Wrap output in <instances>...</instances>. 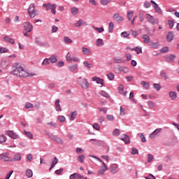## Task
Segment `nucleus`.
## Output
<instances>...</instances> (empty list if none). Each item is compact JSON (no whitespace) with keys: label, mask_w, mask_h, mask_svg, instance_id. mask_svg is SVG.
<instances>
[{"label":"nucleus","mask_w":179,"mask_h":179,"mask_svg":"<svg viewBox=\"0 0 179 179\" xmlns=\"http://www.w3.org/2000/svg\"><path fill=\"white\" fill-rule=\"evenodd\" d=\"M13 71H11V73L15 76H17L18 78H28V76H36V73H29L26 71L24 68V65L15 63L13 66Z\"/></svg>","instance_id":"f257e3e1"},{"label":"nucleus","mask_w":179,"mask_h":179,"mask_svg":"<svg viewBox=\"0 0 179 179\" xmlns=\"http://www.w3.org/2000/svg\"><path fill=\"white\" fill-rule=\"evenodd\" d=\"M78 83L85 90H86V89H89L90 84L89 81H87V79L80 77L78 78Z\"/></svg>","instance_id":"f03ea898"},{"label":"nucleus","mask_w":179,"mask_h":179,"mask_svg":"<svg viewBox=\"0 0 179 179\" xmlns=\"http://www.w3.org/2000/svg\"><path fill=\"white\" fill-rule=\"evenodd\" d=\"M0 160H3V162H13V159L10 157V153L8 152L0 154Z\"/></svg>","instance_id":"7ed1b4c3"},{"label":"nucleus","mask_w":179,"mask_h":179,"mask_svg":"<svg viewBox=\"0 0 179 179\" xmlns=\"http://www.w3.org/2000/svg\"><path fill=\"white\" fill-rule=\"evenodd\" d=\"M43 8H45L47 10H51L52 15H55L57 9V4H51L48 3V4H43Z\"/></svg>","instance_id":"20e7f679"},{"label":"nucleus","mask_w":179,"mask_h":179,"mask_svg":"<svg viewBox=\"0 0 179 179\" xmlns=\"http://www.w3.org/2000/svg\"><path fill=\"white\" fill-rule=\"evenodd\" d=\"M5 134L8 135L10 138H12V139H19V135L12 130L5 131Z\"/></svg>","instance_id":"39448f33"},{"label":"nucleus","mask_w":179,"mask_h":179,"mask_svg":"<svg viewBox=\"0 0 179 179\" xmlns=\"http://www.w3.org/2000/svg\"><path fill=\"white\" fill-rule=\"evenodd\" d=\"M28 13L30 17H35L36 16V8L34 7V4L31 3L29 5L28 8Z\"/></svg>","instance_id":"423d86ee"},{"label":"nucleus","mask_w":179,"mask_h":179,"mask_svg":"<svg viewBox=\"0 0 179 179\" xmlns=\"http://www.w3.org/2000/svg\"><path fill=\"white\" fill-rule=\"evenodd\" d=\"M145 19L149 23H151V24H157L159 23V22L150 14H145Z\"/></svg>","instance_id":"0eeeda50"},{"label":"nucleus","mask_w":179,"mask_h":179,"mask_svg":"<svg viewBox=\"0 0 179 179\" xmlns=\"http://www.w3.org/2000/svg\"><path fill=\"white\" fill-rule=\"evenodd\" d=\"M162 130H163V129H162V128H158V129H155L152 133L150 134V138L151 139H155V138H156V136H157V134H160Z\"/></svg>","instance_id":"6e6552de"},{"label":"nucleus","mask_w":179,"mask_h":179,"mask_svg":"<svg viewBox=\"0 0 179 179\" xmlns=\"http://www.w3.org/2000/svg\"><path fill=\"white\" fill-rule=\"evenodd\" d=\"M107 170H108L107 165H106V164L104 162H102L101 169L98 172V175L103 176V174H104V173H106V171H107Z\"/></svg>","instance_id":"1a4fd4ad"},{"label":"nucleus","mask_w":179,"mask_h":179,"mask_svg":"<svg viewBox=\"0 0 179 179\" xmlns=\"http://www.w3.org/2000/svg\"><path fill=\"white\" fill-rule=\"evenodd\" d=\"M113 19L115 22H124V17H121L118 13H115L113 15Z\"/></svg>","instance_id":"9d476101"},{"label":"nucleus","mask_w":179,"mask_h":179,"mask_svg":"<svg viewBox=\"0 0 179 179\" xmlns=\"http://www.w3.org/2000/svg\"><path fill=\"white\" fill-rule=\"evenodd\" d=\"M24 27V30L28 31V33H30V31L33 30V24H30L29 22H25Z\"/></svg>","instance_id":"9b49d317"},{"label":"nucleus","mask_w":179,"mask_h":179,"mask_svg":"<svg viewBox=\"0 0 179 179\" xmlns=\"http://www.w3.org/2000/svg\"><path fill=\"white\" fill-rule=\"evenodd\" d=\"M118 92L120 94H122V96H124V97H126L127 94V92L124 90V85H120L118 87Z\"/></svg>","instance_id":"f8f14e48"},{"label":"nucleus","mask_w":179,"mask_h":179,"mask_svg":"<svg viewBox=\"0 0 179 179\" xmlns=\"http://www.w3.org/2000/svg\"><path fill=\"white\" fill-rule=\"evenodd\" d=\"M8 65H9V62L6 58H3L1 62V66L3 68V69H5V68L8 67Z\"/></svg>","instance_id":"ddd939ff"},{"label":"nucleus","mask_w":179,"mask_h":179,"mask_svg":"<svg viewBox=\"0 0 179 179\" xmlns=\"http://www.w3.org/2000/svg\"><path fill=\"white\" fill-rule=\"evenodd\" d=\"M120 138L121 139V141H124V143L128 144L130 142L129 140V136L126 135V134H122Z\"/></svg>","instance_id":"4468645a"},{"label":"nucleus","mask_w":179,"mask_h":179,"mask_svg":"<svg viewBox=\"0 0 179 179\" xmlns=\"http://www.w3.org/2000/svg\"><path fill=\"white\" fill-rule=\"evenodd\" d=\"M92 80L93 82H96L98 85H101V87L102 86H104V82L103 79L99 78L97 77H93Z\"/></svg>","instance_id":"2eb2a0df"},{"label":"nucleus","mask_w":179,"mask_h":179,"mask_svg":"<svg viewBox=\"0 0 179 179\" xmlns=\"http://www.w3.org/2000/svg\"><path fill=\"white\" fill-rule=\"evenodd\" d=\"M118 169V165L117 164H113L110 166V173L112 174H115L117 173V169Z\"/></svg>","instance_id":"dca6fc26"},{"label":"nucleus","mask_w":179,"mask_h":179,"mask_svg":"<svg viewBox=\"0 0 179 179\" xmlns=\"http://www.w3.org/2000/svg\"><path fill=\"white\" fill-rule=\"evenodd\" d=\"M3 40L6 41V43H10V44H13L15 43V40L10 38L9 36L3 37Z\"/></svg>","instance_id":"f3484780"},{"label":"nucleus","mask_w":179,"mask_h":179,"mask_svg":"<svg viewBox=\"0 0 179 179\" xmlns=\"http://www.w3.org/2000/svg\"><path fill=\"white\" fill-rule=\"evenodd\" d=\"M142 38L145 44H149V43H150V37H149V36L144 34L142 36Z\"/></svg>","instance_id":"a211bd4d"},{"label":"nucleus","mask_w":179,"mask_h":179,"mask_svg":"<svg viewBox=\"0 0 179 179\" xmlns=\"http://www.w3.org/2000/svg\"><path fill=\"white\" fill-rule=\"evenodd\" d=\"M8 141V138L4 134L0 135V145H3Z\"/></svg>","instance_id":"6ab92c4d"},{"label":"nucleus","mask_w":179,"mask_h":179,"mask_svg":"<svg viewBox=\"0 0 179 179\" xmlns=\"http://www.w3.org/2000/svg\"><path fill=\"white\" fill-rule=\"evenodd\" d=\"M174 39V34L173 32H169L168 35L166 36V40L169 42L173 41Z\"/></svg>","instance_id":"aec40b11"},{"label":"nucleus","mask_w":179,"mask_h":179,"mask_svg":"<svg viewBox=\"0 0 179 179\" xmlns=\"http://www.w3.org/2000/svg\"><path fill=\"white\" fill-rule=\"evenodd\" d=\"M96 47H103V45H104V42L103 41V39L101 38L96 39Z\"/></svg>","instance_id":"412c9836"},{"label":"nucleus","mask_w":179,"mask_h":179,"mask_svg":"<svg viewBox=\"0 0 179 179\" xmlns=\"http://www.w3.org/2000/svg\"><path fill=\"white\" fill-rule=\"evenodd\" d=\"M49 61L51 62V64H55L57 63V61H58V59L57 58V56L54 55L49 57Z\"/></svg>","instance_id":"4be33fe9"},{"label":"nucleus","mask_w":179,"mask_h":179,"mask_svg":"<svg viewBox=\"0 0 179 179\" xmlns=\"http://www.w3.org/2000/svg\"><path fill=\"white\" fill-rule=\"evenodd\" d=\"M169 97H171V100H176L177 99V92L173 91L170 92Z\"/></svg>","instance_id":"5701e85b"},{"label":"nucleus","mask_w":179,"mask_h":179,"mask_svg":"<svg viewBox=\"0 0 179 179\" xmlns=\"http://www.w3.org/2000/svg\"><path fill=\"white\" fill-rule=\"evenodd\" d=\"M66 60L69 64H72V54L71 52H68L66 57Z\"/></svg>","instance_id":"b1692460"},{"label":"nucleus","mask_w":179,"mask_h":179,"mask_svg":"<svg viewBox=\"0 0 179 179\" xmlns=\"http://www.w3.org/2000/svg\"><path fill=\"white\" fill-rule=\"evenodd\" d=\"M55 108L57 111H62V109L61 108V104H59V99H57L55 102Z\"/></svg>","instance_id":"393cba45"},{"label":"nucleus","mask_w":179,"mask_h":179,"mask_svg":"<svg viewBox=\"0 0 179 179\" xmlns=\"http://www.w3.org/2000/svg\"><path fill=\"white\" fill-rule=\"evenodd\" d=\"M92 29H94V30H95V31H98V33H103V31H104V27H103L99 28L95 26H92Z\"/></svg>","instance_id":"a878e982"},{"label":"nucleus","mask_w":179,"mask_h":179,"mask_svg":"<svg viewBox=\"0 0 179 179\" xmlns=\"http://www.w3.org/2000/svg\"><path fill=\"white\" fill-rule=\"evenodd\" d=\"M121 66L117 65L116 66L114 67L113 71L115 73H121Z\"/></svg>","instance_id":"bb28decb"},{"label":"nucleus","mask_w":179,"mask_h":179,"mask_svg":"<svg viewBox=\"0 0 179 179\" xmlns=\"http://www.w3.org/2000/svg\"><path fill=\"white\" fill-rule=\"evenodd\" d=\"M69 69L71 72H73L74 71H77L78 69V64H74V65H70L69 66Z\"/></svg>","instance_id":"cd10ccee"},{"label":"nucleus","mask_w":179,"mask_h":179,"mask_svg":"<svg viewBox=\"0 0 179 179\" xmlns=\"http://www.w3.org/2000/svg\"><path fill=\"white\" fill-rule=\"evenodd\" d=\"M82 49L83 54H85V55H90V50L89 48L83 47Z\"/></svg>","instance_id":"c85d7f7f"},{"label":"nucleus","mask_w":179,"mask_h":179,"mask_svg":"<svg viewBox=\"0 0 179 179\" xmlns=\"http://www.w3.org/2000/svg\"><path fill=\"white\" fill-rule=\"evenodd\" d=\"M111 2V0H101L100 3L101 5H102L103 6H107V5H108V3H110Z\"/></svg>","instance_id":"c756f323"},{"label":"nucleus","mask_w":179,"mask_h":179,"mask_svg":"<svg viewBox=\"0 0 179 179\" xmlns=\"http://www.w3.org/2000/svg\"><path fill=\"white\" fill-rule=\"evenodd\" d=\"M55 161L52 162V165L49 169V171H51V170H52V169H54V167L55 166V164L58 163V159L57 158V157H55Z\"/></svg>","instance_id":"7c9ffc66"},{"label":"nucleus","mask_w":179,"mask_h":179,"mask_svg":"<svg viewBox=\"0 0 179 179\" xmlns=\"http://www.w3.org/2000/svg\"><path fill=\"white\" fill-rule=\"evenodd\" d=\"M26 176L28 178L33 177V171H31V169H27L26 171Z\"/></svg>","instance_id":"2f4dec72"},{"label":"nucleus","mask_w":179,"mask_h":179,"mask_svg":"<svg viewBox=\"0 0 179 179\" xmlns=\"http://www.w3.org/2000/svg\"><path fill=\"white\" fill-rule=\"evenodd\" d=\"M153 8H155V12L157 13H159V15H162V8H160V7H159V5L153 6Z\"/></svg>","instance_id":"473e14b6"},{"label":"nucleus","mask_w":179,"mask_h":179,"mask_svg":"<svg viewBox=\"0 0 179 179\" xmlns=\"http://www.w3.org/2000/svg\"><path fill=\"white\" fill-rule=\"evenodd\" d=\"M64 41L66 44H72V39L69 38L68 36L64 37Z\"/></svg>","instance_id":"72a5a7b5"},{"label":"nucleus","mask_w":179,"mask_h":179,"mask_svg":"<svg viewBox=\"0 0 179 179\" xmlns=\"http://www.w3.org/2000/svg\"><path fill=\"white\" fill-rule=\"evenodd\" d=\"M71 13L72 15H78L79 13V9L76 7L71 8Z\"/></svg>","instance_id":"f704fd0d"},{"label":"nucleus","mask_w":179,"mask_h":179,"mask_svg":"<svg viewBox=\"0 0 179 179\" xmlns=\"http://www.w3.org/2000/svg\"><path fill=\"white\" fill-rule=\"evenodd\" d=\"M76 117H78V112L77 111L72 112L70 120L71 121H73V120H75Z\"/></svg>","instance_id":"c9c22d12"},{"label":"nucleus","mask_w":179,"mask_h":179,"mask_svg":"<svg viewBox=\"0 0 179 179\" xmlns=\"http://www.w3.org/2000/svg\"><path fill=\"white\" fill-rule=\"evenodd\" d=\"M25 108H27V110H29V108H34V105L31 103L27 102L25 103Z\"/></svg>","instance_id":"e433bc0d"},{"label":"nucleus","mask_w":179,"mask_h":179,"mask_svg":"<svg viewBox=\"0 0 179 179\" xmlns=\"http://www.w3.org/2000/svg\"><path fill=\"white\" fill-rule=\"evenodd\" d=\"M79 177H80V175L75 173L70 176L69 179H79Z\"/></svg>","instance_id":"4c0bfd02"},{"label":"nucleus","mask_w":179,"mask_h":179,"mask_svg":"<svg viewBox=\"0 0 179 179\" xmlns=\"http://www.w3.org/2000/svg\"><path fill=\"white\" fill-rule=\"evenodd\" d=\"M55 142H57V143H59V145H62V143H64V141H62V139H61V138L56 136L55 138Z\"/></svg>","instance_id":"58836bf2"},{"label":"nucleus","mask_w":179,"mask_h":179,"mask_svg":"<svg viewBox=\"0 0 179 179\" xmlns=\"http://www.w3.org/2000/svg\"><path fill=\"white\" fill-rule=\"evenodd\" d=\"M8 51H9V49H8L5 47L0 48V53L1 54H4V52H8Z\"/></svg>","instance_id":"ea45409f"},{"label":"nucleus","mask_w":179,"mask_h":179,"mask_svg":"<svg viewBox=\"0 0 179 179\" xmlns=\"http://www.w3.org/2000/svg\"><path fill=\"white\" fill-rule=\"evenodd\" d=\"M114 29V23L112 22L109 23V30L108 33H113V30Z\"/></svg>","instance_id":"a19ab883"},{"label":"nucleus","mask_w":179,"mask_h":179,"mask_svg":"<svg viewBox=\"0 0 179 179\" xmlns=\"http://www.w3.org/2000/svg\"><path fill=\"white\" fill-rule=\"evenodd\" d=\"M42 65H43L44 66H47V65H50V59L47 58L45 59L42 62Z\"/></svg>","instance_id":"79ce46f5"},{"label":"nucleus","mask_w":179,"mask_h":179,"mask_svg":"<svg viewBox=\"0 0 179 179\" xmlns=\"http://www.w3.org/2000/svg\"><path fill=\"white\" fill-rule=\"evenodd\" d=\"M133 17L134 13L132 11H129L127 13V19H129V20H131Z\"/></svg>","instance_id":"37998d69"},{"label":"nucleus","mask_w":179,"mask_h":179,"mask_svg":"<svg viewBox=\"0 0 179 179\" xmlns=\"http://www.w3.org/2000/svg\"><path fill=\"white\" fill-rule=\"evenodd\" d=\"M100 94H101V96H103V97H106V98L110 97V95L107 92H106V91H103V90L101 91Z\"/></svg>","instance_id":"c03bdc74"},{"label":"nucleus","mask_w":179,"mask_h":179,"mask_svg":"<svg viewBox=\"0 0 179 179\" xmlns=\"http://www.w3.org/2000/svg\"><path fill=\"white\" fill-rule=\"evenodd\" d=\"M35 43L36 44H37L38 45H44V43L43 42H41V41L40 40V38H36L35 39Z\"/></svg>","instance_id":"a18cd8bd"},{"label":"nucleus","mask_w":179,"mask_h":179,"mask_svg":"<svg viewBox=\"0 0 179 179\" xmlns=\"http://www.w3.org/2000/svg\"><path fill=\"white\" fill-rule=\"evenodd\" d=\"M57 118L60 121V122H65V121H66L65 116L59 115Z\"/></svg>","instance_id":"49530a36"},{"label":"nucleus","mask_w":179,"mask_h":179,"mask_svg":"<svg viewBox=\"0 0 179 179\" xmlns=\"http://www.w3.org/2000/svg\"><path fill=\"white\" fill-rule=\"evenodd\" d=\"M24 132L25 135H26L28 138H29V139H33V134H31V133L30 131H24Z\"/></svg>","instance_id":"de8ad7c7"},{"label":"nucleus","mask_w":179,"mask_h":179,"mask_svg":"<svg viewBox=\"0 0 179 179\" xmlns=\"http://www.w3.org/2000/svg\"><path fill=\"white\" fill-rule=\"evenodd\" d=\"M22 157H20V155L17 154L15 155H14V161L15 162H19L20 160H21Z\"/></svg>","instance_id":"09e8293b"},{"label":"nucleus","mask_w":179,"mask_h":179,"mask_svg":"<svg viewBox=\"0 0 179 179\" xmlns=\"http://www.w3.org/2000/svg\"><path fill=\"white\" fill-rule=\"evenodd\" d=\"M113 135H114V136H120V129H115L113 132Z\"/></svg>","instance_id":"8fccbe9b"},{"label":"nucleus","mask_w":179,"mask_h":179,"mask_svg":"<svg viewBox=\"0 0 179 179\" xmlns=\"http://www.w3.org/2000/svg\"><path fill=\"white\" fill-rule=\"evenodd\" d=\"M121 36L124 38H129V34H128V32L127 31H124V32H122L121 34Z\"/></svg>","instance_id":"3c124183"},{"label":"nucleus","mask_w":179,"mask_h":179,"mask_svg":"<svg viewBox=\"0 0 179 179\" xmlns=\"http://www.w3.org/2000/svg\"><path fill=\"white\" fill-rule=\"evenodd\" d=\"M121 71L124 72V73H128V72H129V69H128V68H127L126 66H122Z\"/></svg>","instance_id":"603ef678"},{"label":"nucleus","mask_w":179,"mask_h":179,"mask_svg":"<svg viewBox=\"0 0 179 179\" xmlns=\"http://www.w3.org/2000/svg\"><path fill=\"white\" fill-rule=\"evenodd\" d=\"M150 45L152 47V48H157V47H159V43H150Z\"/></svg>","instance_id":"864d4df0"},{"label":"nucleus","mask_w":179,"mask_h":179,"mask_svg":"<svg viewBox=\"0 0 179 179\" xmlns=\"http://www.w3.org/2000/svg\"><path fill=\"white\" fill-rule=\"evenodd\" d=\"M153 159H154L153 155L148 154V163H150V162H152V160H153Z\"/></svg>","instance_id":"5fc2aeb1"},{"label":"nucleus","mask_w":179,"mask_h":179,"mask_svg":"<svg viewBox=\"0 0 179 179\" xmlns=\"http://www.w3.org/2000/svg\"><path fill=\"white\" fill-rule=\"evenodd\" d=\"M129 99V100H131V101H134V103H136L135 99H134V92H130Z\"/></svg>","instance_id":"6e6d98bb"},{"label":"nucleus","mask_w":179,"mask_h":179,"mask_svg":"<svg viewBox=\"0 0 179 179\" xmlns=\"http://www.w3.org/2000/svg\"><path fill=\"white\" fill-rule=\"evenodd\" d=\"M85 160V156L83 155H81L78 157V162H80V163H83Z\"/></svg>","instance_id":"4d7b16f0"},{"label":"nucleus","mask_w":179,"mask_h":179,"mask_svg":"<svg viewBox=\"0 0 179 179\" xmlns=\"http://www.w3.org/2000/svg\"><path fill=\"white\" fill-rule=\"evenodd\" d=\"M169 58V62H174V59L176 58V55H170Z\"/></svg>","instance_id":"13d9d810"},{"label":"nucleus","mask_w":179,"mask_h":179,"mask_svg":"<svg viewBox=\"0 0 179 179\" xmlns=\"http://www.w3.org/2000/svg\"><path fill=\"white\" fill-rule=\"evenodd\" d=\"M106 118L107 120H108V121H114V115H106Z\"/></svg>","instance_id":"bf43d9fd"},{"label":"nucleus","mask_w":179,"mask_h":179,"mask_svg":"<svg viewBox=\"0 0 179 179\" xmlns=\"http://www.w3.org/2000/svg\"><path fill=\"white\" fill-rule=\"evenodd\" d=\"M154 87L156 89V90L159 91L162 89V86L159 84L155 83L154 84Z\"/></svg>","instance_id":"052dcab7"},{"label":"nucleus","mask_w":179,"mask_h":179,"mask_svg":"<svg viewBox=\"0 0 179 179\" xmlns=\"http://www.w3.org/2000/svg\"><path fill=\"white\" fill-rule=\"evenodd\" d=\"M160 52H169V47L166 46L160 50Z\"/></svg>","instance_id":"680f3d73"},{"label":"nucleus","mask_w":179,"mask_h":179,"mask_svg":"<svg viewBox=\"0 0 179 179\" xmlns=\"http://www.w3.org/2000/svg\"><path fill=\"white\" fill-rule=\"evenodd\" d=\"M148 106L150 108H155V103H153V101H149L148 102Z\"/></svg>","instance_id":"e2e57ef3"},{"label":"nucleus","mask_w":179,"mask_h":179,"mask_svg":"<svg viewBox=\"0 0 179 179\" xmlns=\"http://www.w3.org/2000/svg\"><path fill=\"white\" fill-rule=\"evenodd\" d=\"M64 65H65V63L62 61H59V62L56 63L57 66L62 67V66H64Z\"/></svg>","instance_id":"0e129e2a"},{"label":"nucleus","mask_w":179,"mask_h":179,"mask_svg":"<svg viewBox=\"0 0 179 179\" xmlns=\"http://www.w3.org/2000/svg\"><path fill=\"white\" fill-rule=\"evenodd\" d=\"M108 78L109 80H114V73H110L109 74H108Z\"/></svg>","instance_id":"69168bd1"},{"label":"nucleus","mask_w":179,"mask_h":179,"mask_svg":"<svg viewBox=\"0 0 179 179\" xmlns=\"http://www.w3.org/2000/svg\"><path fill=\"white\" fill-rule=\"evenodd\" d=\"M136 54H141L142 53V48L141 47H136Z\"/></svg>","instance_id":"338daca9"},{"label":"nucleus","mask_w":179,"mask_h":179,"mask_svg":"<svg viewBox=\"0 0 179 179\" xmlns=\"http://www.w3.org/2000/svg\"><path fill=\"white\" fill-rule=\"evenodd\" d=\"M121 115H125V108L120 106V113Z\"/></svg>","instance_id":"774afa93"}]
</instances>
